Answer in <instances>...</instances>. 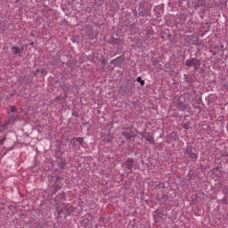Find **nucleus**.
I'll list each match as a JSON object with an SVG mask.
<instances>
[{
	"mask_svg": "<svg viewBox=\"0 0 228 228\" xmlns=\"http://www.w3.org/2000/svg\"><path fill=\"white\" fill-rule=\"evenodd\" d=\"M45 69H41V74H45Z\"/></svg>",
	"mask_w": 228,
	"mask_h": 228,
	"instance_id": "nucleus-29",
	"label": "nucleus"
},
{
	"mask_svg": "<svg viewBox=\"0 0 228 228\" xmlns=\"http://www.w3.org/2000/svg\"><path fill=\"white\" fill-rule=\"evenodd\" d=\"M58 199H65V192H61V193H60L58 196Z\"/></svg>",
	"mask_w": 228,
	"mask_h": 228,
	"instance_id": "nucleus-22",
	"label": "nucleus"
},
{
	"mask_svg": "<svg viewBox=\"0 0 228 228\" xmlns=\"http://www.w3.org/2000/svg\"><path fill=\"white\" fill-rule=\"evenodd\" d=\"M160 188H162V190H165V183H159Z\"/></svg>",
	"mask_w": 228,
	"mask_h": 228,
	"instance_id": "nucleus-27",
	"label": "nucleus"
},
{
	"mask_svg": "<svg viewBox=\"0 0 228 228\" xmlns=\"http://www.w3.org/2000/svg\"><path fill=\"white\" fill-rule=\"evenodd\" d=\"M17 118H19L17 116L10 115L9 123L12 124V122H15Z\"/></svg>",
	"mask_w": 228,
	"mask_h": 228,
	"instance_id": "nucleus-16",
	"label": "nucleus"
},
{
	"mask_svg": "<svg viewBox=\"0 0 228 228\" xmlns=\"http://www.w3.org/2000/svg\"><path fill=\"white\" fill-rule=\"evenodd\" d=\"M184 156L191 160V161H197L199 159V153L197 152V150L193 149L191 146H187Z\"/></svg>",
	"mask_w": 228,
	"mask_h": 228,
	"instance_id": "nucleus-1",
	"label": "nucleus"
},
{
	"mask_svg": "<svg viewBox=\"0 0 228 228\" xmlns=\"http://www.w3.org/2000/svg\"><path fill=\"white\" fill-rule=\"evenodd\" d=\"M110 43L113 45H120V44H122V40L114 37V38L111 39Z\"/></svg>",
	"mask_w": 228,
	"mask_h": 228,
	"instance_id": "nucleus-12",
	"label": "nucleus"
},
{
	"mask_svg": "<svg viewBox=\"0 0 228 228\" xmlns=\"http://www.w3.org/2000/svg\"><path fill=\"white\" fill-rule=\"evenodd\" d=\"M40 72V69H36L34 71V76H38V73Z\"/></svg>",
	"mask_w": 228,
	"mask_h": 228,
	"instance_id": "nucleus-26",
	"label": "nucleus"
},
{
	"mask_svg": "<svg viewBox=\"0 0 228 228\" xmlns=\"http://www.w3.org/2000/svg\"><path fill=\"white\" fill-rule=\"evenodd\" d=\"M140 134L141 136H142V138L146 140V142H148L151 145H154V143H156V141H154V135L151 133L144 132L141 133Z\"/></svg>",
	"mask_w": 228,
	"mask_h": 228,
	"instance_id": "nucleus-4",
	"label": "nucleus"
},
{
	"mask_svg": "<svg viewBox=\"0 0 228 228\" xmlns=\"http://www.w3.org/2000/svg\"><path fill=\"white\" fill-rule=\"evenodd\" d=\"M141 17H145L147 15V11H139L138 13Z\"/></svg>",
	"mask_w": 228,
	"mask_h": 228,
	"instance_id": "nucleus-17",
	"label": "nucleus"
},
{
	"mask_svg": "<svg viewBox=\"0 0 228 228\" xmlns=\"http://www.w3.org/2000/svg\"><path fill=\"white\" fill-rule=\"evenodd\" d=\"M219 188H221V191L224 195L223 200H221V203L228 206V185H224L223 183H219Z\"/></svg>",
	"mask_w": 228,
	"mask_h": 228,
	"instance_id": "nucleus-3",
	"label": "nucleus"
},
{
	"mask_svg": "<svg viewBox=\"0 0 228 228\" xmlns=\"http://www.w3.org/2000/svg\"><path fill=\"white\" fill-rule=\"evenodd\" d=\"M37 228H42V225H40V224H39V225H37Z\"/></svg>",
	"mask_w": 228,
	"mask_h": 228,
	"instance_id": "nucleus-31",
	"label": "nucleus"
},
{
	"mask_svg": "<svg viewBox=\"0 0 228 228\" xmlns=\"http://www.w3.org/2000/svg\"><path fill=\"white\" fill-rule=\"evenodd\" d=\"M121 135L124 136V138L126 140H131V138H133V135H131V134L128 132H122Z\"/></svg>",
	"mask_w": 228,
	"mask_h": 228,
	"instance_id": "nucleus-14",
	"label": "nucleus"
},
{
	"mask_svg": "<svg viewBox=\"0 0 228 228\" xmlns=\"http://www.w3.org/2000/svg\"><path fill=\"white\" fill-rule=\"evenodd\" d=\"M65 165H67L65 160L61 159V161L58 164V167H59V168H61V170H65Z\"/></svg>",
	"mask_w": 228,
	"mask_h": 228,
	"instance_id": "nucleus-13",
	"label": "nucleus"
},
{
	"mask_svg": "<svg viewBox=\"0 0 228 228\" xmlns=\"http://www.w3.org/2000/svg\"><path fill=\"white\" fill-rule=\"evenodd\" d=\"M76 142H79V145H83V143L85 142V138H83V137H74L71 140V143H76Z\"/></svg>",
	"mask_w": 228,
	"mask_h": 228,
	"instance_id": "nucleus-11",
	"label": "nucleus"
},
{
	"mask_svg": "<svg viewBox=\"0 0 228 228\" xmlns=\"http://www.w3.org/2000/svg\"><path fill=\"white\" fill-rule=\"evenodd\" d=\"M191 2L195 10H197V8H200V6L206 5V0H191Z\"/></svg>",
	"mask_w": 228,
	"mask_h": 228,
	"instance_id": "nucleus-6",
	"label": "nucleus"
},
{
	"mask_svg": "<svg viewBox=\"0 0 228 228\" xmlns=\"http://www.w3.org/2000/svg\"><path fill=\"white\" fill-rule=\"evenodd\" d=\"M64 99H67V95H64V96H57V97H56V100H57V101H64Z\"/></svg>",
	"mask_w": 228,
	"mask_h": 228,
	"instance_id": "nucleus-18",
	"label": "nucleus"
},
{
	"mask_svg": "<svg viewBox=\"0 0 228 228\" xmlns=\"http://www.w3.org/2000/svg\"><path fill=\"white\" fill-rule=\"evenodd\" d=\"M67 66H68L69 69H73V68H74V64L72 63V61H68V62H67Z\"/></svg>",
	"mask_w": 228,
	"mask_h": 228,
	"instance_id": "nucleus-21",
	"label": "nucleus"
},
{
	"mask_svg": "<svg viewBox=\"0 0 228 228\" xmlns=\"http://www.w3.org/2000/svg\"><path fill=\"white\" fill-rule=\"evenodd\" d=\"M213 56H216V52L212 53Z\"/></svg>",
	"mask_w": 228,
	"mask_h": 228,
	"instance_id": "nucleus-30",
	"label": "nucleus"
},
{
	"mask_svg": "<svg viewBox=\"0 0 228 228\" xmlns=\"http://www.w3.org/2000/svg\"><path fill=\"white\" fill-rule=\"evenodd\" d=\"M132 13L134 17H138V11H136V9H132Z\"/></svg>",
	"mask_w": 228,
	"mask_h": 228,
	"instance_id": "nucleus-19",
	"label": "nucleus"
},
{
	"mask_svg": "<svg viewBox=\"0 0 228 228\" xmlns=\"http://www.w3.org/2000/svg\"><path fill=\"white\" fill-rule=\"evenodd\" d=\"M176 107L178 108V110H180V111H184V110H186V108H188V105H186V103L181 102V100H179L176 103Z\"/></svg>",
	"mask_w": 228,
	"mask_h": 228,
	"instance_id": "nucleus-9",
	"label": "nucleus"
},
{
	"mask_svg": "<svg viewBox=\"0 0 228 228\" xmlns=\"http://www.w3.org/2000/svg\"><path fill=\"white\" fill-rule=\"evenodd\" d=\"M184 81L188 85H193L195 83V75H184Z\"/></svg>",
	"mask_w": 228,
	"mask_h": 228,
	"instance_id": "nucleus-8",
	"label": "nucleus"
},
{
	"mask_svg": "<svg viewBox=\"0 0 228 228\" xmlns=\"http://www.w3.org/2000/svg\"><path fill=\"white\" fill-rule=\"evenodd\" d=\"M136 81H137V83H140L141 86H145V80H142V77H138L136 78Z\"/></svg>",
	"mask_w": 228,
	"mask_h": 228,
	"instance_id": "nucleus-15",
	"label": "nucleus"
},
{
	"mask_svg": "<svg viewBox=\"0 0 228 228\" xmlns=\"http://www.w3.org/2000/svg\"><path fill=\"white\" fill-rule=\"evenodd\" d=\"M12 54L13 56H17V54L19 56H21L20 54L22 53V51H24V48L21 47V49L19 46H12Z\"/></svg>",
	"mask_w": 228,
	"mask_h": 228,
	"instance_id": "nucleus-7",
	"label": "nucleus"
},
{
	"mask_svg": "<svg viewBox=\"0 0 228 228\" xmlns=\"http://www.w3.org/2000/svg\"><path fill=\"white\" fill-rule=\"evenodd\" d=\"M185 65L186 67H193L194 70H197L198 69H200V60L197 58L186 60Z\"/></svg>",
	"mask_w": 228,
	"mask_h": 228,
	"instance_id": "nucleus-2",
	"label": "nucleus"
},
{
	"mask_svg": "<svg viewBox=\"0 0 228 228\" xmlns=\"http://www.w3.org/2000/svg\"><path fill=\"white\" fill-rule=\"evenodd\" d=\"M30 45H33V43H31Z\"/></svg>",
	"mask_w": 228,
	"mask_h": 228,
	"instance_id": "nucleus-32",
	"label": "nucleus"
},
{
	"mask_svg": "<svg viewBox=\"0 0 228 228\" xmlns=\"http://www.w3.org/2000/svg\"><path fill=\"white\" fill-rule=\"evenodd\" d=\"M217 170H220V169L218 167H215V168H213L212 172H214V174H215V172H217Z\"/></svg>",
	"mask_w": 228,
	"mask_h": 228,
	"instance_id": "nucleus-28",
	"label": "nucleus"
},
{
	"mask_svg": "<svg viewBox=\"0 0 228 228\" xmlns=\"http://www.w3.org/2000/svg\"><path fill=\"white\" fill-rule=\"evenodd\" d=\"M95 1V4L101 5L102 4V0H94Z\"/></svg>",
	"mask_w": 228,
	"mask_h": 228,
	"instance_id": "nucleus-24",
	"label": "nucleus"
},
{
	"mask_svg": "<svg viewBox=\"0 0 228 228\" xmlns=\"http://www.w3.org/2000/svg\"><path fill=\"white\" fill-rule=\"evenodd\" d=\"M103 142H104L105 143H111V139H110V138H104V139H103Z\"/></svg>",
	"mask_w": 228,
	"mask_h": 228,
	"instance_id": "nucleus-23",
	"label": "nucleus"
},
{
	"mask_svg": "<svg viewBox=\"0 0 228 228\" xmlns=\"http://www.w3.org/2000/svg\"><path fill=\"white\" fill-rule=\"evenodd\" d=\"M11 111H12V113H15V111H17V108L11 107Z\"/></svg>",
	"mask_w": 228,
	"mask_h": 228,
	"instance_id": "nucleus-25",
	"label": "nucleus"
},
{
	"mask_svg": "<svg viewBox=\"0 0 228 228\" xmlns=\"http://www.w3.org/2000/svg\"><path fill=\"white\" fill-rule=\"evenodd\" d=\"M56 183L53 184V188L55 189V191H58L61 188V176H56Z\"/></svg>",
	"mask_w": 228,
	"mask_h": 228,
	"instance_id": "nucleus-10",
	"label": "nucleus"
},
{
	"mask_svg": "<svg viewBox=\"0 0 228 228\" xmlns=\"http://www.w3.org/2000/svg\"><path fill=\"white\" fill-rule=\"evenodd\" d=\"M4 142H6V136H4L2 139H0V145H4Z\"/></svg>",
	"mask_w": 228,
	"mask_h": 228,
	"instance_id": "nucleus-20",
	"label": "nucleus"
},
{
	"mask_svg": "<svg viewBox=\"0 0 228 228\" xmlns=\"http://www.w3.org/2000/svg\"><path fill=\"white\" fill-rule=\"evenodd\" d=\"M125 166H126V170L128 171V174H131V172H133V169L134 168V159L128 158L125 161Z\"/></svg>",
	"mask_w": 228,
	"mask_h": 228,
	"instance_id": "nucleus-5",
	"label": "nucleus"
}]
</instances>
